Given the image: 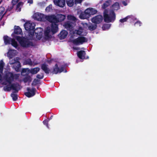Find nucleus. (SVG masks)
Returning <instances> with one entry per match:
<instances>
[{
  "instance_id": "obj_1",
  "label": "nucleus",
  "mask_w": 157,
  "mask_h": 157,
  "mask_svg": "<svg viewBox=\"0 0 157 157\" xmlns=\"http://www.w3.org/2000/svg\"><path fill=\"white\" fill-rule=\"evenodd\" d=\"M104 20L106 23L113 22L116 19V14L113 10L105 9L103 13Z\"/></svg>"
},
{
  "instance_id": "obj_2",
  "label": "nucleus",
  "mask_w": 157,
  "mask_h": 157,
  "mask_svg": "<svg viewBox=\"0 0 157 157\" xmlns=\"http://www.w3.org/2000/svg\"><path fill=\"white\" fill-rule=\"evenodd\" d=\"M14 37L19 42L21 46L24 48H29L33 46V42L25 37H22L19 36H14Z\"/></svg>"
},
{
  "instance_id": "obj_3",
  "label": "nucleus",
  "mask_w": 157,
  "mask_h": 157,
  "mask_svg": "<svg viewBox=\"0 0 157 157\" xmlns=\"http://www.w3.org/2000/svg\"><path fill=\"white\" fill-rule=\"evenodd\" d=\"M19 77V74H13L12 72H10L6 73L4 76L5 81L8 83L9 84H11L14 79L17 80L18 79Z\"/></svg>"
},
{
  "instance_id": "obj_4",
  "label": "nucleus",
  "mask_w": 157,
  "mask_h": 157,
  "mask_svg": "<svg viewBox=\"0 0 157 157\" xmlns=\"http://www.w3.org/2000/svg\"><path fill=\"white\" fill-rule=\"evenodd\" d=\"M51 21L52 20L55 21V23H58L63 21L66 18V16L64 15L61 14H59L56 15H52L46 16Z\"/></svg>"
},
{
  "instance_id": "obj_5",
  "label": "nucleus",
  "mask_w": 157,
  "mask_h": 157,
  "mask_svg": "<svg viewBox=\"0 0 157 157\" xmlns=\"http://www.w3.org/2000/svg\"><path fill=\"white\" fill-rule=\"evenodd\" d=\"M25 29L28 31L29 36L32 37L34 35L35 25L34 23L26 22L24 24Z\"/></svg>"
},
{
  "instance_id": "obj_6",
  "label": "nucleus",
  "mask_w": 157,
  "mask_h": 157,
  "mask_svg": "<svg viewBox=\"0 0 157 157\" xmlns=\"http://www.w3.org/2000/svg\"><path fill=\"white\" fill-rule=\"evenodd\" d=\"M10 86L9 87L8 85L4 86L3 87V89L5 91H10L11 89L15 91L14 92L16 93H18V91L20 89V85L18 83H11L10 84Z\"/></svg>"
},
{
  "instance_id": "obj_7",
  "label": "nucleus",
  "mask_w": 157,
  "mask_h": 157,
  "mask_svg": "<svg viewBox=\"0 0 157 157\" xmlns=\"http://www.w3.org/2000/svg\"><path fill=\"white\" fill-rule=\"evenodd\" d=\"M88 39L85 37L83 36H79L77 38L72 40V43L76 45L82 44L83 43L86 42Z\"/></svg>"
},
{
  "instance_id": "obj_8",
  "label": "nucleus",
  "mask_w": 157,
  "mask_h": 157,
  "mask_svg": "<svg viewBox=\"0 0 157 157\" xmlns=\"http://www.w3.org/2000/svg\"><path fill=\"white\" fill-rule=\"evenodd\" d=\"M46 19L49 22L51 23V31L53 34H54L56 33L58 31V25L57 24V23H55V21L52 20V21L50 20L48 18L46 17Z\"/></svg>"
},
{
  "instance_id": "obj_9",
  "label": "nucleus",
  "mask_w": 157,
  "mask_h": 157,
  "mask_svg": "<svg viewBox=\"0 0 157 157\" xmlns=\"http://www.w3.org/2000/svg\"><path fill=\"white\" fill-rule=\"evenodd\" d=\"M27 92L25 93V95L28 98H30L34 96L36 94V89L35 88H32L31 89L30 87L27 88Z\"/></svg>"
},
{
  "instance_id": "obj_10",
  "label": "nucleus",
  "mask_w": 157,
  "mask_h": 157,
  "mask_svg": "<svg viewBox=\"0 0 157 157\" xmlns=\"http://www.w3.org/2000/svg\"><path fill=\"white\" fill-rule=\"evenodd\" d=\"M103 17L101 15H98L93 17L91 20L92 22L96 24L101 23L102 21Z\"/></svg>"
},
{
  "instance_id": "obj_11",
  "label": "nucleus",
  "mask_w": 157,
  "mask_h": 157,
  "mask_svg": "<svg viewBox=\"0 0 157 157\" xmlns=\"http://www.w3.org/2000/svg\"><path fill=\"white\" fill-rule=\"evenodd\" d=\"M64 70V67L61 66L60 68H59L57 64H56L53 68V70L52 73L53 74H56L58 73H60L63 72Z\"/></svg>"
},
{
  "instance_id": "obj_12",
  "label": "nucleus",
  "mask_w": 157,
  "mask_h": 157,
  "mask_svg": "<svg viewBox=\"0 0 157 157\" xmlns=\"http://www.w3.org/2000/svg\"><path fill=\"white\" fill-rule=\"evenodd\" d=\"M35 16L37 20L39 21H44L45 19V15L43 13H36L35 14Z\"/></svg>"
},
{
  "instance_id": "obj_13",
  "label": "nucleus",
  "mask_w": 157,
  "mask_h": 157,
  "mask_svg": "<svg viewBox=\"0 0 157 157\" xmlns=\"http://www.w3.org/2000/svg\"><path fill=\"white\" fill-rule=\"evenodd\" d=\"M88 12L87 9L84 12H82L79 15V18L81 19H84L89 18L90 17Z\"/></svg>"
},
{
  "instance_id": "obj_14",
  "label": "nucleus",
  "mask_w": 157,
  "mask_h": 157,
  "mask_svg": "<svg viewBox=\"0 0 157 157\" xmlns=\"http://www.w3.org/2000/svg\"><path fill=\"white\" fill-rule=\"evenodd\" d=\"M73 24L72 22L70 21H67L65 22L64 26L67 30L71 31L73 28Z\"/></svg>"
},
{
  "instance_id": "obj_15",
  "label": "nucleus",
  "mask_w": 157,
  "mask_h": 157,
  "mask_svg": "<svg viewBox=\"0 0 157 157\" xmlns=\"http://www.w3.org/2000/svg\"><path fill=\"white\" fill-rule=\"evenodd\" d=\"M54 2L57 6L63 7L65 4V0H54Z\"/></svg>"
},
{
  "instance_id": "obj_16",
  "label": "nucleus",
  "mask_w": 157,
  "mask_h": 157,
  "mask_svg": "<svg viewBox=\"0 0 157 157\" xmlns=\"http://www.w3.org/2000/svg\"><path fill=\"white\" fill-rule=\"evenodd\" d=\"M41 69L47 74H49L50 70L48 67V65L45 63H43L41 65Z\"/></svg>"
},
{
  "instance_id": "obj_17",
  "label": "nucleus",
  "mask_w": 157,
  "mask_h": 157,
  "mask_svg": "<svg viewBox=\"0 0 157 157\" xmlns=\"http://www.w3.org/2000/svg\"><path fill=\"white\" fill-rule=\"evenodd\" d=\"M67 34L68 33L67 31L63 30L60 32L58 36L60 40H62L65 39L66 37Z\"/></svg>"
},
{
  "instance_id": "obj_18",
  "label": "nucleus",
  "mask_w": 157,
  "mask_h": 157,
  "mask_svg": "<svg viewBox=\"0 0 157 157\" xmlns=\"http://www.w3.org/2000/svg\"><path fill=\"white\" fill-rule=\"evenodd\" d=\"M87 10L88 14L90 17L91 15H94L96 14L98 12L97 10L93 8H88L87 9Z\"/></svg>"
},
{
  "instance_id": "obj_19",
  "label": "nucleus",
  "mask_w": 157,
  "mask_h": 157,
  "mask_svg": "<svg viewBox=\"0 0 157 157\" xmlns=\"http://www.w3.org/2000/svg\"><path fill=\"white\" fill-rule=\"evenodd\" d=\"M86 54L85 52L83 50H80L77 52V55L78 57L81 59H84Z\"/></svg>"
},
{
  "instance_id": "obj_20",
  "label": "nucleus",
  "mask_w": 157,
  "mask_h": 157,
  "mask_svg": "<svg viewBox=\"0 0 157 157\" xmlns=\"http://www.w3.org/2000/svg\"><path fill=\"white\" fill-rule=\"evenodd\" d=\"M51 32V29L49 27H47L44 31V35L46 39H48L51 38V36L49 35V33Z\"/></svg>"
},
{
  "instance_id": "obj_21",
  "label": "nucleus",
  "mask_w": 157,
  "mask_h": 157,
  "mask_svg": "<svg viewBox=\"0 0 157 157\" xmlns=\"http://www.w3.org/2000/svg\"><path fill=\"white\" fill-rule=\"evenodd\" d=\"M12 39L7 36H4L3 37V39L5 44L6 45L10 44Z\"/></svg>"
},
{
  "instance_id": "obj_22",
  "label": "nucleus",
  "mask_w": 157,
  "mask_h": 157,
  "mask_svg": "<svg viewBox=\"0 0 157 157\" xmlns=\"http://www.w3.org/2000/svg\"><path fill=\"white\" fill-rule=\"evenodd\" d=\"M14 33L15 34L17 35L21 34L22 33L21 29L19 26H15Z\"/></svg>"
},
{
  "instance_id": "obj_23",
  "label": "nucleus",
  "mask_w": 157,
  "mask_h": 157,
  "mask_svg": "<svg viewBox=\"0 0 157 157\" xmlns=\"http://www.w3.org/2000/svg\"><path fill=\"white\" fill-rule=\"evenodd\" d=\"M13 67L16 71H19L20 68L21 67L20 62L19 61H17V62L14 65Z\"/></svg>"
},
{
  "instance_id": "obj_24",
  "label": "nucleus",
  "mask_w": 157,
  "mask_h": 157,
  "mask_svg": "<svg viewBox=\"0 0 157 157\" xmlns=\"http://www.w3.org/2000/svg\"><path fill=\"white\" fill-rule=\"evenodd\" d=\"M5 11V8L3 7H0V21H1L3 18L4 15L6 13V12H5L4 14H3V12Z\"/></svg>"
},
{
  "instance_id": "obj_25",
  "label": "nucleus",
  "mask_w": 157,
  "mask_h": 157,
  "mask_svg": "<svg viewBox=\"0 0 157 157\" xmlns=\"http://www.w3.org/2000/svg\"><path fill=\"white\" fill-rule=\"evenodd\" d=\"M112 7L113 9L112 10L114 11L118 10L120 8V5L119 3L116 2L112 5Z\"/></svg>"
},
{
  "instance_id": "obj_26",
  "label": "nucleus",
  "mask_w": 157,
  "mask_h": 157,
  "mask_svg": "<svg viewBox=\"0 0 157 157\" xmlns=\"http://www.w3.org/2000/svg\"><path fill=\"white\" fill-rule=\"evenodd\" d=\"M40 70V68L38 67H35L31 69L30 72L32 75L36 74Z\"/></svg>"
},
{
  "instance_id": "obj_27",
  "label": "nucleus",
  "mask_w": 157,
  "mask_h": 157,
  "mask_svg": "<svg viewBox=\"0 0 157 157\" xmlns=\"http://www.w3.org/2000/svg\"><path fill=\"white\" fill-rule=\"evenodd\" d=\"M32 79L31 76L29 75H28L26 76L23 78V81L24 82L26 83L27 82H31Z\"/></svg>"
},
{
  "instance_id": "obj_28",
  "label": "nucleus",
  "mask_w": 157,
  "mask_h": 157,
  "mask_svg": "<svg viewBox=\"0 0 157 157\" xmlns=\"http://www.w3.org/2000/svg\"><path fill=\"white\" fill-rule=\"evenodd\" d=\"M97 27V25L95 24H91L90 25L88 26V28L89 30L92 31L96 29Z\"/></svg>"
},
{
  "instance_id": "obj_29",
  "label": "nucleus",
  "mask_w": 157,
  "mask_h": 157,
  "mask_svg": "<svg viewBox=\"0 0 157 157\" xmlns=\"http://www.w3.org/2000/svg\"><path fill=\"white\" fill-rule=\"evenodd\" d=\"M23 4V3L22 2H20L17 5L16 10L17 12H20L21 11V8Z\"/></svg>"
},
{
  "instance_id": "obj_30",
  "label": "nucleus",
  "mask_w": 157,
  "mask_h": 157,
  "mask_svg": "<svg viewBox=\"0 0 157 157\" xmlns=\"http://www.w3.org/2000/svg\"><path fill=\"white\" fill-rule=\"evenodd\" d=\"M110 5L109 1H105L101 6L102 9H106V8Z\"/></svg>"
},
{
  "instance_id": "obj_31",
  "label": "nucleus",
  "mask_w": 157,
  "mask_h": 157,
  "mask_svg": "<svg viewBox=\"0 0 157 157\" xmlns=\"http://www.w3.org/2000/svg\"><path fill=\"white\" fill-rule=\"evenodd\" d=\"M67 5L70 7L72 6L75 3L74 0H66Z\"/></svg>"
},
{
  "instance_id": "obj_32",
  "label": "nucleus",
  "mask_w": 157,
  "mask_h": 157,
  "mask_svg": "<svg viewBox=\"0 0 157 157\" xmlns=\"http://www.w3.org/2000/svg\"><path fill=\"white\" fill-rule=\"evenodd\" d=\"M128 19L129 20L130 22H132L133 21L136 20V18L134 16L132 15L127 16Z\"/></svg>"
},
{
  "instance_id": "obj_33",
  "label": "nucleus",
  "mask_w": 157,
  "mask_h": 157,
  "mask_svg": "<svg viewBox=\"0 0 157 157\" xmlns=\"http://www.w3.org/2000/svg\"><path fill=\"white\" fill-rule=\"evenodd\" d=\"M11 44L13 47L16 48L18 46L17 43V41H16L15 39L13 38L11 40Z\"/></svg>"
},
{
  "instance_id": "obj_34",
  "label": "nucleus",
  "mask_w": 157,
  "mask_h": 157,
  "mask_svg": "<svg viewBox=\"0 0 157 157\" xmlns=\"http://www.w3.org/2000/svg\"><path fill=\"white\" fill-rule=\"evenodd\" d=\"M67 19L68 20L73 21H75L77 19L74 16L71 15H68L67 16Z\"/></svg>"
},
{
  "instance_id": "obj_35",
  "label": "nucleus",
  "mask_w": 157,
  "mask_h": 157,
  "mask_svg": "<svg viewBox=\"0 0 157 157\" xmlns=\"http://www.w3.org/2000/svg\"><path fill=\"white\" fill-rule=\"evenodd\" d=\"M111 26V25L110 24H105L102 27V29L103 30H105L109 29Z\"/></svg>"
},
{
  "instance_id": "obj_36",
  "label": "nucleus",
  "mask_w": 157,
  "mask_h": 157,
  "mask_svg": "<svg viewBox=\"0 0 157 157\" xmlns=\"http://www.w3.org/2000/svg\"><path fill=\"white\" fill-rule=\"evenodd\" d=\"M4 64V63L2 60L0 61V71L1 72H2L3 71Z\"/></svg>"
},
{
  "instance_id": "obj_37",
  "label": "nucleus",
  "mask_w": 157,
  "mask_h": 157,
  "mask_svg": "<svg viewBox=\"0 0 157 157\" xmlns=\"http://www.w3.org/2000/svg\"><path fill=\"white\" fill-rule=\"evenodd\" d=\"M11 96L12 97L13 101H16L17 100V94L14 93H12L11 94Z\"/></svg>"
},
{
  "instance_id": "obj_38",
  "label": "nucleus",
  "mask_w": 157,
  "mask_h": 157,
  "mask_svg": "<svg viewBox=\"0 0 157 157\" xmlns=\"http://www.w3.org/2000/svg\"><path fill=\"white\" fill-rule=\"evenodd\" d=\"M52 6L51 4L49 5L46 8L45 11L47 12L51 11L52 10Z\"/></svg>"
},
{
  "instance_id": "obj_39",
  "label": "nucleus",
  "mask_w": 157,
  "mask_h": 157,
  "mask_svg": "<svg viewBox=\"0 0 157 157\" xmlns=\"http://www.w3.org/2000/svg\"><path fill=\"white\" fill-rule=\"evenodd\" d=\"M36 77L39 79H42L44 77V74L43 73H41L40 74H38L36 75Z\"/></svg>"
},
{
  "instance_id": "obj_40",
  "label": "nucleus",
  "mask_w": 157,
  "mask_h": 157,
  "mask_svg": "<svg viewBox=\"0 0 157 157\" xmlns=\"http://www.w3.org/2000/svg\"><path fill=\"white\" fill-rule=\"evenodd\" d=\"M128 17L127 16L124 18L120 19L119 20V21L121 23H123L124 22L127 21L128 20Z\"/></svg>"
},
{
  "instance_id": "obj_41",
  "label": "nucleus",
  "mask_w": 157,
  "mask_h": 157,
  "mask_svg": "<svg viewBox=\"0 0 157 157\" xmlns=\"http://www.w3.org/2000/svg\"><path fill=\"white\" fill-rule=\"evenodd\" d=\"M14 6L13 5H11L10 6H9L8 8L6 9V11L5 12H6V13L8 11H10L13 8Z\"/></svg>"
},
{
  "instance_id": "obj_42",
  "label": "nucleus",
  "mask_w": 157,
  "mask_h": 157,
  "mask_svg": "<svg viewBox=\"0 0 157 157\" xmlns=\"http://www.w3.org/2000/svg\"><path fill=\"white\" fill-rule=\"evenodd\" d=\"M17 60L15 59H12L10 61L9 63L10 65H13V64L14 65L17 62Z\"/></svg>"
},
{
  "instance_id": "obj_43",
  "label": "nucleus",
  "mask_w": 157,
  "mask_h": 157,
  "mask_svg": "<svg viewBox=\"0 0 157 157\" xmlns=\"http://www.w3.org/2000/svg\"><path fill=\"white\" fill-rule=\"evenodd\" d=\"M142 23L141 21H137L134 24L135 26H140L141 25Z\"/></svg>"
},
{
  "instance_id": "obj_44",
  "label": "nucleus",
  "mask_w": 157,
  "mask_h": 157,
  "mask_svg": "<svg viewBox=\"0 0 157 157\" xmlns=\"http://www.w3.org/2000/svg\"><path fill=\"white\" fill-rule=\"evenodd\" d=\"M48 120H44L43 121V123L45 125L47 126V127L48 128H49V126L48 125Z\"/></svg>"
},
{
  "instance_id": "obj_45",
  "label": "nucleus",
  "mask_w": 157,
  "mask_h": 157,
  "mask_svg": "<svg viewBox=\"0 0 157 157\" xmlns=\"http://www.w3.org/2000/svg\"><path fill=\"white\" fill-rule=\"evenodd\" d=\"M82 0H75V5H77L78 4L81 3L82 2Z\"/></svg>"
},
{
  "instance_id": "obj_46",
  "label": "nucleus",
  "mask_w": 157,
  "mask_h": 157,
  "mask_svg": "<svg viewBox=\"0 0 157 157\" xmlns=\"http://www.w3.org/2000/svg\"><path fill=\"white\" fill-rule=\"evenodd\" d=\"M19 0H12V5H13V6H14Z\"/></svg>"
},
{
  "instance_id": "obj_47",
  "label": "nucleus",
  "mask_w": 157,
  "mask_h": 157,
  "mask_svg": "<svg viewBox=\"0 0 157 157\" xmlns=\"http://www.w3.org/2000/svg\"><path fill=\"white\" fill-rule=\"evenodd\" d=\"M82 33V32L81 31L78 30H77L76 32V34L79 35H81Z\"/></svg>"
},
{
  "instance_id": "obj_48",
  "label": "nucleus",
  "mask_w": 157,
  "mask_h": 157,
  "mask_svg": "<svg viewBox=\"0 0 157 157\" xmlns=\"http://www.w3.org/2000/svg\"><path fill=\"white\" fill-rule=\"evenodd\" d=\"M13 56L11 53H9L8 54V56L10 58H11L13 57Z\"/></svg>"
},
{
  "instance_id": "obj_49",
  "label": "nucleus",
  "mask_w": 157,
  "mask_h": 157,
  "mask_svg": "<svg viewBox=\"0 0 157 157\" xmlns=\"http://www.w3.org/2000/svg\"><path fill=\"white\" fill-rule=\"evenodd\" d=\"M28 3L32 4L33 3V0H27Z\"/></svg>"
},
{
  "instance_id": "obj_50",
  "label": "nucleus",
  "mask_w": 157,
  "mask_h": 157,
  "mask_svg": "<svg viewBox=\"0 0 157 157\" xmlns=\"http://www.w3.org/2000/svg\"><path fill=\"white\" fill-rule=\"evenodd\" d=\"M122 3L124 6H126L127 5V3L125 2V1L123 2Z\"/></svg>"
},
{
  "instance_id": "obj_51",
  "label": "nucleus",
  "mask_w": 157,
  "mask_h": 157,
  "mask_svg": "<svg viewBox=\"0 0 157 157\" xmlns=\"http://www.w3.org/2000/svg\"><path fill=\"white\" fill-rule=\"evenodd\" d=\"M39 81V80H38L37 79H35L34 80V81H33V82H38Z\"/></svg>"
},
{
  "instance_id": "obj_52",
  "label": "nucleus",
  "mask_w": 157,
  "mask_h": 157,
  "mask_svg": "<svg viewBox=\"0 0 157 157\" xmlns=\"http://www.w3.org/2000/svg\"><path fill=\"white\" fill-rule=\"evenodd\" d=\"M53 117V116H51L50 117V118L48 120L49 121L50 120L52 119Z\"/></svg>"
},
{
  "instance_id": "obj_53",
  "label": "nucleus",
  "mask_w": 157,
  "mask_h": 157,
  "mask_svg": "<svg viewBox=\"0 0 157 157\" xmlns=\"http://www.w3.org/2000/svg\"><path fill=\"white\" fill-rule=\"evenodd\" d=\"M73 48L74 49H75V50H78V48H77V47H73Z\"/></svg>"
},
{
  "instance_id": "obj_54",
  "label": "nucleus",
  "mask_w": 157,
  "mask_h": 157,
  "mask_svg": "<svg viewBox=\"0 0 157 157\" xmlns=\"http://www.w3.org/2000/svg\"><path fill=\"white\" fill-rule=\"evenodd\" d=\"M1 78H2V76L0 74V81L1 80Z\"/></svg>"
},
{
  "instance_id": "obj_55",
  "label": "nucleus",
  "mask_w": 157,
  "mask_h": 157,
  "mask_svg": "<svg viewBox=\"0 0 157 157\" xmlns=\"http://www.w3.org/2000/svg\"><path fill=\"white\" fill-rule=\"evenodd\" d=\"M29 61H30V63H32L31 59H29Z\"/></svg>"
},
{
  "instance_id": "obj_56",
  "label": "nucleus",
  "mask_w": 157,
  "mask_h": 157,
  "mask_svg": "<svg viewBox=\"0 0 157 157\" xmlns=\"http://www.w3.org/2000/svg\"><path fill=\"white\" fill-rule=\"evenodd\" d=\"M3 84H4L5 85H6L7 84L6 83H3Z\"/></svg>"
},
{
  "instance_id": "obj_57",
  "label": "nucleus",
  "mask_w": 157,
  "mask_h": 157,
  "mask_svg": "<svg viewBox=\"0 0 157 157\" xmlns=\"http://www.w3.org/2000/svg\"><path fill=\"white\" fill-rule=\"evenodd\" d=\"M36 34H38V33H36Z\"/></svg>"
}]
</instances>
